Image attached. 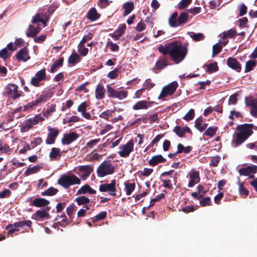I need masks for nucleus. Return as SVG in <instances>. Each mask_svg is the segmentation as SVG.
Segmentation results:
<instances>
[{"instance_id":"5701e85b","label":"nucleus","mask_w":257,"mask_h":257,"mask_svg":"<svg viewBox=\"0 0 257 257\" xmlns=\"http://www.w3.org/2000/svg\"><path fill=\"white\" fill-rule=\"evenodd\" d=\"M32 222L30 220H27L25 221H19L18 222H16L14 224H9L6 227V229H9L10 228L13 227L14 226L15 227H22L26 225L29 227L32 226Z\"/></svg>"},{"instance_id":"7ed1b4c3","label":"nucleus","mask_w":257,"mask_h":257,"mask_svg":"<svg viewBox=\"0 0 257 257\" xmlns=\"http://www.w3.org/2000/svg\"><path fill=\"white\" fill-rule=\"evenodd\" d=\"M80 180L75 175H63L58 180V184L65 189L68 188L70 186L79 184Z\"/></svg>"},{"instance_id":"f704fd0d","label":"nucleus","mask_w":257,"mask_h":257,"mask_svg":"<svg viewBox=\"0 0 257 257\" xmlns=\"http://www.w3.org/2000/svg\"><path fill=\"white\" fill-rule=\"evenodd\" d=\"M124 191L127 195H131L132 192L134 191L136 185L135 183H129L128 182H125L124 183Z\"/></svg>"},{"instance_id":"412c9836","label":"nucleus","mask_w":257,"mask_h":257,"mask_svg":"<svg viewBox=\"0 0 257 257\" xmlns=\"http://www.w3.org/2000/svg\"><path fill=\"white\" fill-rule=\"evenodd\" d=\"M169 65L168 61L164 56L160 57L155 64L154 70L160 71Z\"/></svg>"},{"instance_id":"20e7f679","label":"nucleus","mask_w":257,"mask_h":257,"mask_svg":"<svg viewBox=\"0 0 257 257\" xmlns=\"http://www.w3.org/2000/svg\"><path fill=\"white\" fill-rule=\"evenodd\" d=\"M5 89L7 96L14 100H16L24 95L23 92L19 90L18 85L15 84L10 83L6 86Z\"/></svg>"},{"instance_id":"bf43d9fd","label":"nucleus","mask_w":257,"mask_h":257,"mask_svg":"<svg viewBox=\"0 0 257 257\" xmlns=\"http://www.w3.org/2000/svg\"><path fill=\"white\" fill-rule=\"evenodd\" d=\"M195 112L194 110L193 109H190L188 112L186 114L185 116H183V118L186 120L190 121L194 117Z\"/></svg>"},{"instance_id":"4be33fe9","label":"nucleus","mask_w":257,"mask_h":257,"mask_svg":"<svg viewBox=\"0 0 257 257\" xmlns=\"http://www.w3.org/2000/svg\"><path fill=\"white\" fill-rule=\"evenodd\" d=\"M49 204V200L43 198H37L32 201L31 205L36 207H42L47 206Z\"/></svg>"},{"instance_id":"6ab92c4d","label":"nucleus","mask_w":257,"mask_h":257,"mask_svg":"<svg viewBox=\"0 0 257 257\" xmlns=\"http://www.w3.org/2000/svg\"><path fill=\"white\" fill-rule=\"evenodd\" d=\"M126 27V26L124 24L119 25L118 28L113 33L109 34V36L114 40H118L124 33Z\"/></svg>"},{"instance_id":"2eb2a0df","label":"nucleus","mask_w":257,"mask_h":257,"mask_svg":"<svg viewBox=\"0 0 257 257\" xmlns=\"http://www.w3.org/2000/svg\"><path fill=\"white\" fill-rule=\"evenodd\" d=\"M189 181L188 184V187L191 188L200 182V178L199 171H193L189 173Z\"/></svg>"},{"instance_id":"c03bdc74","label":"nucleus","mask_w":257,"mask_h":257,"mask_svg":"<svg viewBox=\"0 0 257 257\" xmlns=\"http://www.w3.org/2000/svg\"><path fill=\"white\" fill-rule=\"evenodd\" d=\"M58 192V190L53 187H51L46 191L42 192L41 195L42 196H53Z\"/></svg>"},{"instance_id":"b1692460","label":"nucleus","mask_w":257,"mask_h":257,"mask_svg":"<svg viewBox=\"0 0 257 257\" xmlns=\"http://www.w3.org/2000/svg\"><path fill=\"white\" fill-rule=\"evenodd\" d=\"M166 161V159L161 155H158L153 156L149 161L148 163L151 166H155L159 163H164Z\"/></svg>"},{"instance_id":"72a5a7b5","label":"nucleus","mask_w":257,"mask_h":257,"mask_svg":"<svg viewBox=\"0 0 257 257\" xmlns=\"http://www.w3.org/2000/svg\"><path fill=\"white\" fill-rule=\"evenodd\" d=\"M178 13H174L169 18V24L171 27L176 28L178 26Z\"/></svg>"},{"instance_id":"4c0bfd02","label":"nucleus","mask_w":257,"mask_h":257,"mask_svg":"<svg viewBox=\"0 0 257 257\" xmlns=\"http://www.w3.org/2000/svg\"><path fill=\"white\" fill-rule=\"evenodd\" d=\"M164 193H162L157 195L155 198L152 199L151 200V203H150V205L147 208H146V207L144 208L143 210L148 209L149 208V207L153 206L154 205L155 202L159 201L161 200L164 199L165 197L166 194L167 193L166 191H164Z\"/></svg>"},{"instance_id":"79ce46f5","label":"nucleus","mask_w":257,"mask_h":257,"mask_svg":"<svg viewBox=\"0 0 257 257\" xmlns=\"http://www.w3.org/2000/svg\"><path fill=\"white\" fill-rule=\"evenodd\" d=\"M218 130V127L217 126H210L205 131L203 134V136H208L209 137H212Z\"/></svg>"},{"instance_id":"e433bc0d","label":"nucleus","mask_w":257,"mask_h":257,"mask_svg":"<svg viewBox=\"0 0 257 257\" xmlns=\"http://www.w3.org/2000/svg\"><path fill=\"white\" fill-rule=\"evenodd\" d=\"M192 150V147L191 146L184 147L181 144H178L177 145V153H185L188 154L190 153Z\"/></svg>"},{"instance_id":"a19ab883","label":"nucleus","mask_w":257,"mask_h":257,"mask_svg":"<svg viewBox=\"0 0 257 257\" xmlns=\"http://www.w3.org/2000/svg\"><path fill=\"white\" fill-rule=\"evenodd\" d=\"M206 67V72H208L209 73L216 72L219 69L217 65V63L216 62L210 63L208 64H207Z\"/></svg>"},{"instance_id":"a18cd8bd","label":"nucleus","mask_w":257,"mask_h":257,"mask_svg":"<svg viewBox=\"0 0 257 257\" xmlns=\"http://www.w3.org/2000/svg\"><path fill=\"white\" fill-rule=\"evenodd\" d=\"M190 37L195 41H200L203 40L204 38V36L203 34L201 33H195L194 32H188Z\"/></svg>"},{"instance_id":"2f4dec72","label":"nucleus","mask_w":257,"mask_h":257,"mask_svg":"<svg viewBox=\"0 0 257 257\" xmlns=\"http://www.w3.org/2000/svg\"><path fill=\"white\" fill-rule=\"evenodd\" d=\"M64 58L60 57L59 59L56 60L54 64L51 66L49 72L54 73L58 68L61 67L63 65Z\"/></svg>"},{"instance_id":"393cba45","label":"nucleus","mask_w":257,"mask_h":257,"mask_svg":"<svg viewBox=\"0 0 257 257\" xmlns=\"http://www.w3.org/2000/svg\"><path fill=\"white\" fill-rule=\"evenodd\" d=\"M100 15L98 14L95 8H91L88 12L86 18L91 22L98 19Z\"/></svg>"},{"instance_id":"0e129e2a","label":"nucleus","mask_w":257,"mask_h":257,"mask_svg":"<svg viewBox=\"0 0 257 257\" xmlns=\"http://www.w3.org/2000/svg\"><path fill=\"white\" fill-rule=\"evenodd\" d=\"M74 211V204L69 205L66 208V213L69 216V219L72 221V214Z\"/></svg>"},{"instance_id":"58836bf2","label":"nucleus","mask_w":257,"mask_h":257,"mask_svg":"<svg viewBox=\"0 0 257 257\" xmlns=\"http://www.w3.org/2000/svg\"><path fill=\"white\" fill-rule=\"evenodd\" d=\"M256 61L254 60H249L245 63V72H248L251 71L253 68L256 65Z\"/></svg>"},{"instance_id":"338daca9","label":"nucleus","mask_w":257,"mask_h":257,"mask_svg":"<svg viewBox=\"0 0 257 257\" xmlns=\"http://www.w3.org/2000/svg\"><path fill=\"white\" fill-rule=\"evenodd\" d=\"M118 68H115L108 73L107 77L111 79H115L118 76Z\"/></svg>"},{"instance_id":"9b49d317","label":"nucleus","mask_w":257,"mask_h":257,"mask_svg":"<svg viewBox=\"0 0 257 257\" xmlns=\"http://www.w3.org/2000/svg\"><path fill=\"white\" fill-rule=\"evenodd\" d=\"M107 92L108 96L112 98H117L119 99H122L127 96V92L124 90L117 91L114 89L109 85H107Z\"/></svg>"},{"instance_id":"9d476101","label":"nucleus","mask_w":257,"mask_h":257,"mask_svg":"<svg viewBox=\"0 0 257 257\" xmlns=\"http://www.w3.org/2000/svg\"><path fill=\"white\" fill-rule=\"evenodd\" d=\"M45 118L41 114H36L34 117L27 119L22 128L24 131H28L31 128L33 125L38 124L39 122H42Z\"/></svg>"},{"instance_id":"09e8293b","label":"nucleus","mask_w":257,"mask_h":257,"mask_svg":"<svg viewBox=\"0 0 257 257\" xmlns=\"http://www.w3.org/2000/svg\"><path fill=\"white\" fill-rule=\"evenodd\" d=\"M79 170L84 172L85 175L88 176L93 171V168L90 165H83L80 167Z\"/></svg>"},{"instance_id":"052dcab7","label":"nucleus","mask_w":257,"mask_h":257,"mask_svg":"<svg viewBox=\"0 0 257 257\" xmlns=\"http://www.w3.org/2000/svg\"><path fill=\"white\" fill-rule=\"evenodd\" d=\"M222 49V47L220 45L218 44L214 45L212 48V57L218 54L221 52Z\"/></svg>"},{"instance_id":"cd10ccee","label":"nucleus","mask_w":257,"mask_h":257,"mask_svg":"<svg viewBox=\"0 0 257 257\" xmlns=\"http://www.w3.org/2000/svg\"><path fill=\"white\" fill-rule=\"evenodd\" d=\"M105 89L102 84H99L95 89V97L97 99H102L104 98Z\"/></svg>"},{"instance_id":"a878e982","label":"nucleus","mask_w":257,"mask_h":257,"mask_svg":"<svg viewBox=\"0 0 257 257\" xmlns=\"http://www.w3.org/2000/svg\"><path fill=\"white\" fill-rule=\"evenodd\" d=\"M62 156V152L60 149L58 148H52L49 154V157L52 160L57 161Z\"/></svg>"},{"instance_id":"69168bd1","label":"nucleus","mask_w":257,"mask_h":257,"mask_svg":"<svg viewBox=\"0 0 257 257\" xmlns=\"http://www.w3.org/2000/svg\"><path fill=\"white\" fill-rule=\"evenodd\" d=\"M11 195L12 192L9 189H5L3 191L0 192V198H9Z\"/></svg>"},{"instance_id":"49530a36","label":"nucleus","mask_w":257,"mask_h":257,"mask_svg":"<svg viewBox=\"0 0 257 257\" xmlns=\"http://www.w3.org/2000/svg\"><path fill=\"white\" fill-rule=\"evenodd\" d=\"M40 81L45 80L46 79V68H43L41 70L38 71L35 76Z\"/></svg>"},{"instance_id":"6e6552de","label":"nucleus","mask_w":257,"mask_h":257,"mask_svg":"<svg viewBox=\"0 0 257 257\" xmlns=\"http://www.w3.org/2000/svg\"><path fill=\"white\" fill-rule=\"evenodd\" d=\"M178 87V83L173 81L163 87L162 91L158 96V99H161L167 95L173 94Z\"/></svg>"},{"instance_id":"13d9d810","label":"nucleus","mask_w":257,"mask_h":257,"mask_svg":"<svg viewBox=\"0 0 257 257\" xmlns=\"http://www.w3.org/2000/svg\"><path fill=\"white\" fill-rule=\"evenodd\" d=\"M155 83L152 82V80L150 78L147 79L145 80L143 84L144 87L145 89H150L154 87Z\"/></svg>"},{"instance_id":"de8ad7c7","label":"nucleus","mask_w":257,"mask_h":257,"mask_svg":"<svg viewBox=\"0 0 257 257\" xmlns=\"http://www.w3.org/2000/svg\"><path fill=\"white\" fill-rule=\"evenodd\" d=\"M236 34V31L234 29H230L228 30L227 32H224L222 37L223 40L227 39V38H232Z\"/></svg>"},{"instance_id":"bb28decb","label":"nucleus","mask_w":257,"mask_h":257,"mask_svg":"<svg viewBox=\"0 0 257 257\" xmlns=\"http://www.w3.org/2000/svg\"><path fill=\"white\" fill-rule=\"evenodd\" d=\"M40 30V27H34L33 25H30L27 29L26 35L28 37H34L39 33Z\"/></svg>"},{"instance_id":"dca6fc26","label":"nucleus","mask_w":257,"mask_h":257,"mask_svg":"<svg viewBox=\"0 0 257 257\" xmlns=\"http://www.w3.org/2000/svg\"><path fill=\"white\" fill-rule=\"evenodd\" d=\"M257 172V166L251 165L246 167L241 168L238 170V173L241 176H248L251 174Z\"/></svg>"},{"instance_id":"f03ea898","label":"nucleus","mask_w":257,"mask_h":257,"mask_svg":"<svg viewBox=\"0 0 257 257\" xmlns=\"http://www.w3.org/2000/svg\"><path fill=\"white\" fill-rule=\"evenodd\" d=\"M236 132L234 135L232 145L234 147H237L244 142L253 133V130L257 131V126L253 123H244L237 125Z\"/></svg>"},{"instance_id":"ea45409f","label":"nucleus","mask_w":257,"mask_h":257,"mask_svg":"<svg viewBox=\"0 0 257 257\" xmlns=\"http://www.w3.org/2000/svg\"><path fill=\"white\" fill-rule=\"evenodd\" d=\"M188 15L187 13H185V12L181 13L180 14V15L178 18V23H179L178 26H179L180 25H184L185 24H186L188 20Z\"/></svg>"},{"instance_id":"f257e3e1","label":"nucleus","mask_w":257,"mask_h":257,"mask_svg":"<svg viewBox=\"0 0 257 257\" xmlns=\"http://www.w3.org/2000/svg\"><path fill=\"white\" fill-rule=\"evenodd\" d=\"M158 51L164 55L169 54L171 60L175 63L178 64L185 58L188 49L187 46L181 42L174 41L168 43L164 46L161 45L158 47Z\"/></svg>"},{"instance_id":"6e6d98bb","label":"nucleus","mask_w":257,"mask_h":257,"mask_svg":"<svg viewBox=\"0 0 257 257\" xmlns=\"http://www.w3.org/2000/svg\"><path fill=\"white\" fill-rule=\"evenodd\" d=\"M11 53H9L7 48H4L0 51V58L6 61L8 58L10 57Z\"/></svg>"},{"instance_id":"c85d7f7f","label":"nucleus","mask_w":257,"mask_h":257,"mask_svg":"<svg viewBox=\"0 0 257 257\" xmlns=\"http://www.w3.org/2000/svg\"><path fill=\"white\" fill-rule=\"evenodd\" d=\"M50 208L47 207L46 209L43 210H37L35 213V216L36 219H43V218H49L50 215L47 212L49 210Z\"/></svg>"},{"instance_id":"473e14b6","label":"nucleus","mask_w":257,"mask_h":257,"mask_svg":"<svg viewBox=\"0 0 257 257\" xmlns=\"http://www.w3.org/2000/svg\"><path fill=\"white\" fill-rule=\"evenodd\" d=\"M122 8L124 9V12L123 13L122 16L125 17L131 13L134 10V3L133 2H127L123 5Z\"/></svg>"},{"instance_id":"774afa93","label":"nucleus","mask_w":257,"mask_h":257,"mask_svg":"<svg viewBox=\"0 0 257 257\" xmlns=\"http://www.w3.org/2000/svg\"><path fill=\"white\" fill-rule=\"evenodd\" d=\"M211 203V201L210 197H206L200 200V204L202 207L210 205Z\"/></svg>"},{"instance_id":"a211bd4d","label":"nucleus","mask_w":257,"mask_h":257,"mask_svg":"<svg viewBox=\"0 0 257 257\" xmlns=\"http://www.w3.org/2000/svg\"><path fill=\"white\" fill-rule=\"evenodd\" d=\"M51 97L49 93H42L36 100L31 102V106H38L42 102H46Z\"/></svg>"},{"instance_id":"c9c22d12","label":"nucleus","mask_w":257,"mask_h":257,"mask_svg":"<svg viewBox=\"0 0 257 257\" xmlns=\"http://www.w3.org/2000/svg\"><path fill=\"white\" fill-rule=\"evenodd\" d=\"M80 61V56L76 53H73L68 58V62L72 65H75Z\"/></svg>"},{"instance_id":"37998d69","label":"nucleus","mask_w":257,"mask_h":257,"mask_svg":"<svg viewBox=\"0 0 257 257\" xmlns=\"http://www.w3.org/2000/svg\"><path fill=\"white\" fill-rule=\"evenodd\" d=\"M75 200L78 205H87L90 203L89 199L84 196H79Z\"/></svg>"},{"instance_id":"0eeeda50","label":"nucleus","mask_w":257,"mask_h":257,"mask_svg":"<svg viewBox=\"0 0 257 257\" xmlns=\"http://www.w3.org/2000/svg\"><path fill=\"white\" fill-rule=\"evenodd\" d=\"M116 180L113 179L109 184H100L99 186V190L101 192H107L111 196H115L116 195Z\"/></svg>"},{"instance_id":"f3484780","label":"nucleus","mask_w":257,"mask_h":257,"mask_svg":"<svg viewBox=\"0 0 257 257\" xmlns=\"http://www.w3.org/2000/svg\"><path fill=\"white\" fill-rule=\"evenodd\" d=\"M227 66L237 72L241 70V65L235 58L229 57L226 61Z\"/></svg>"},{"instance_id":"e2e57ef3","label":"nucleus","mask_w":257,"mask_h":257,"mask_svg":"<svg viewBox=\"0 0 257 257\" xmlns=\"http://www.w3.org/2000/svg\"><path fill=\"white\" fill-rule=\"evenodd\" d=\"M239 23V26L241 28H248V26L247 25L248 19L246 17H243L241 19H239L238 20Z\"/></svg>"},{"instance_id":"680f3d73","label":"nucleus","mask_w":257,"mask_h":257,"mask_svg":"<svg viewBox=\"0 0 257 257\" xmlns=\"http://www.w3.org/2000/svg\"><path fill=\"white\" fill-rule=\"evenodd\" d=\"M192 0H181L178 4V8L180 10H183L191 4Z\"/></svg>"},{"instance_id":"603ef678","label":"nucleus","mask_w":257,"mask_h":257,"mask_svg":"<svg viewBox=\"0 0 257 257\" xmlns=\"http://www.w3.org/2000/svg\"><path fill=\"white\" fill-rule=\"evenodd\" d=\"M107 213L106 211H102L94 217L92 218V222L95 223L99 220H103L106 217Z\"/></svg>"},{"instance_id":"423d86ee","label":"nucleus","mask_w":257,"mask_h":257,"mask_svg":"<svg viewBox=\"0 0 257 257\" xmlns=\"http://www.w3.org/2000/svg\"><path fill=\"white\" fill-rule=\"evenodd\" d=\"M246 106L250 107V114L255 118H257V98L249 95L244 98Z\"/></svg>"},{"instance_id":"aec40b11","label":"nucleus","mask_w":257,"mask_h":257,"mask_svg":"<svg viewBox=\"0 0 257 257\" xmlns=\"http://www.w3.org/2000/svg\"><path fill=\"white\" fill-rule=\"evenodd\" d=\"M173 132L179 137L180 138L184 137L185 136V133H187L191 135L192 134V131L190 128L188 126L181 127L180 126H176Z\"/></svg>"},{"instance_id":"1a4fd4ad","label":"nucleus","mask_w":257,"mask_h":257,"mask_svg":"<svg viewBox=\"0 0 257 257\" xmlns=\"http://www.w3.org/2000/svg\"><path fill=\"white\" fill-rule=\"evenodd\" d=\"M134 143L132 140H130L126 144L119 147L120 151L118 152L121 157L126 158L134 151Z\"/></svg>"},{"instance_id":"4d7b16f0","label":"nucleus","mask_w":257,"mask_h":257,"mask_svg":"<svg viewBox=\"0 0 257 257\" xmlns=\"http://www.w3.org/2000/svg\"><path fill=\"white\" fill-rule=\"evenodd\" d=\"M160 180L163 183V186L165 188H168L170 190H172L173 189V185L170 179L165 180L160 178Z\"/></svg>"},{"instance_id":"8fccbe9b","label":"nucleus","mask_w":257,"mask_h":257,"mask_svg":"<svg viewBox=\"0 0 257 257\" xmlns=\"http://www.w3.org/2000/svg\"><path fill=\"white\" fill-rule=\"evenodd\" d=\"M88 49L86 48L84 44H79L78 45V52L82 56H85L88 53Z\"/></svg>"},{"instance_id":"39448f33","label":"nucleus","mask_w":257,"mask_h":257,"mask_svg":"<svg viewBox=\"0 0 257 257\" xmlns=\"http://www.w3.org/2000/svg\"><path fill=\"white\" fill-rule=\"evenodd\" d=\"M114 167L109 161H104L100 164L97 169L98 177H103L108 175L112 174L114 172Z\"/></svg>"},{"instance_id":"5fc2aeb1","label":"nucleus","mask_w":257,"mask_h":257,"mask_svg":"<svg viewBox=\"0 0 257 257\" xmlns=\"http://www.w3.org/2000/svg\"><path fill=\"white\" fill-rule=\"evenodd\" d=\"M46 18L47 15L46 14H41V13H38L36 14L35 17H34L32 23L33 24H36L38 22H42L43 18Z\"/></svg>"},{"instance_id":"ddd939ff","label":"nucleus","mask_w":257,"mask_h":257,"mask_svg":"<svg viewBox=\"0 0 257 257\" xmlns=\"http://www.w3.org/2000/svg\"><path fill=\"white\" fill-rule=\"evenodd\" d=\"M79 136L76 133L72 132L68 134H64L61 139V143L63 145H68L76 141Z\"/></svg>"},{"instance_id":"7c9ffc66","label":"nucleus","mask_w":257,"mask_h":257,"mask_svg":"<svg viewBox=\"0 0 257 257\" xmlns=\"http://www.w3.org/2000/svg\"><path fill=\"white\" fill-rule=\"evenodd\" d=\"M96 192V191L91 188L89 185L86 184L82 186L80 189L78 190L77 194H81L88 193L90 194H95Z\"/></svg>"},{"instance_id":"c756f323","label":"nucleus","mask_w":257,"mask_h":257,"mask_svg":"<svg viewBox=\"0 0 257 257\" xmlns=\"http://www.w3.org/2000/svg\"><path fill=\"white\" fill-rule=\"evenodd\" d=\"M151 103L146 100L139 101L133 106V108L134 110L147 109L150 106V104Z\"/></svg>"},{"instance_id":"4468645a","label":"nucleus","mask_w":257,"mask_h":257,"mask_svg":"<svg viewBox=\"0 0 257 257\" xmlns=\"http://www.w3.org/2000/svg\"><path fill=\"white\" fill-rule=\"evenodd\" d=\"M16 59L18 60L26 62L30 59L29 54V50L27 47H24L19 50L15 55Z\"/></svg>"},{"instance_id":"864d4df0","label":"nucleus","mask_w":257,"mask_h":257,"mask_svg":"<svg viewBox=\"0 0 257 257\" xmlns=\"http://www.w3.org/2000/svg\"><path fill=\"white\" fill-rule=\"evenodd\" d=\"M56 104H52L49 106L48 109L43 112V116L46 118H48L51 113L56 111Z\"/></svg>"},{"instance_id":"f8f14e48","label":"nucleus","mask_w":257,"mask_h":257,"mask_svg":"<svg viewBox=\"0 0 257 257\" xmlns=\"http://www.w3.org/2000/svg\"><path fill=\"white\" fill-rule=\"evenodd\" d=\"M48 134L46 140V143L48 145H52L55 143V140L58 136L59 131L57 128L48 127Z\"/></svg>"},{"instance_id":"3c124183","label":"nucleus","mask_w":257,"mask_h":257,"mask_svg":"<svg viewBox=\"0 0 257 257\" xmlns=\"http://www.w3.org/2000/svg\"><path fill=\"white\" fill-rule=\"evenodd\" d=\"M40 167L38 165L35 166L33 167H29L25 171V176H29L32 174L37 172L39 171Z\"/></svg>"}]
</instances>
